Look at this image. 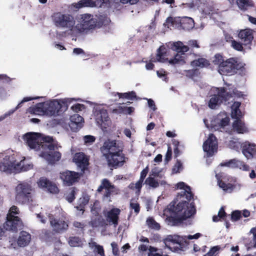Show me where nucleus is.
Segmentation results:
<instances>
[{"instance_id":"nucleus-1","label":"nucleus","mask_w":256,"mask_h":256,"mask_svg":"<svg viewBox=\"0 0 256 256\" xmlns=\"http://www.w3.org/2000/svg\"><path fill=\"white\" fill-rule=\"evenodd\" d=\"M180 200L177 203L174 200L169 205L168 210L171 214L169 220L174 226L182 223L196 213L194 202L190 204V201L184 200V198Z\"/></svg>"},{"instance_id":"nucleus-2","label":"nucleus","mask_w":256,"mask_h":256,"mask_svg":"<svg viewBox=\"0 0 256 256\" xmlns=\"http://www.w3.org/2000/svg\"><path fill=\"white\" fill-rule=\"evenodd\" d=\"M25 158L21 160L19 156L12 154L6 156L3 160L0 162V170L7 173L20 172L27 171L33 168L32 164H26Z\"/></svg>"},{"instance_id":"nucleus-3","label":"nucleus","mask_w":256,"mask_h":256,"mask_svg":"<svg viewBox=\"0 0 256 256\" xmlns=\"http://www.w3.org/2000/svg\"><path fill=\"white\" fill-rule=\"evenodd\" d=\"M52 19L56 28L65 30L74 36L76 21L72 16L57 12L52 15Z\"/></svg>"},{"instance_id":"nucleus-4","label":"nucleus","mask_w":256,"mask_h":256,"mask_svg":"<svg viewBox=\"0 0 256 256\" xmlns=\"http://www.w3.org/2000/svg\"><path fill=\"white\" fill-rule=\"evenodd\" d=\"M97 20L94 16L84 14L80 16L78 24H75L74 36L79 34L87 32L88 30L94 29L97 24Z\"/></svg>"},{"instance_id":"nucleus-5","label":"nucleus","mask_w":256,"mask_h":256,"mask_svg":"<svg viewBox=\"0 0 256 256\" xmlns=\"http://www.w3.org/2000/svg\"><path fill=\"white\" fill-rule=\"evenodd\" d=\"M32 187L27 182L18 184L15 188V200L20 204H28L32 201Z\"/></svg>"},{"instance_id":"nucleus-6","label":"nucleus","mask_w":256,"mask_h":256,"mask_svg":"<svg viewBox=\"0 0 256 256\" xmlns=\"http://www.w3.org/2000/svg\"><path fill=\"white\" fill-rule=\"evenodd\" d=\"M245 64L234 58H230L222 64L218 68V72L222 76H232L238 70L243 68Z\"/></svg>"},{"instance_id":"nucleus-7","label":"nucleus","mask_w":256,"mask_h":256,"mask_svg":"<svg viewBox=\"0 0 256 256\" xmlns=\"http://www.w3.org/2000/svg\"><path fill=\"white\" fill-rule=\"evenodd\" d=\"M217 94L212 96L208 101V106L211 109H216L223 102H226L232 98L230 92L226 91L224 88H217Z\"/></svg>"},{"instance_id":"nucleus-8","label":"nucleus","mask_w":256,"mask_h":256,"mask_svg":"<svg viewBox=\"0 0 256 256\" xmlns=\"http://www.w3.org/2000/svg\"><path fill=\"white\" fill-rule=\"evenodd\" d=\"M171 48L174 50L176 51L177 54L175 55L174 58L166 61L168 62L170 64H182L185 62L184 61V53L189 50V48L184 44L178 41L174 42Z\"/></svg>"},{"instance_id":"nucleus-9","label":"nucleus","mask_w":256,"mask_h":256,"mask_svg":"<svg viewBox=\"0 0 256 256\" xmlns=\"http://www.w3.org/2000/svg\"><path fill=\"white\" fill-rule=\"evenodd\" d=\"M71 100L65 98L58 102L56 100L46 102L45 106V114L49 116H56L60 115L62 110V105L68 108V103L71 102Z\"/></svg>"},{"instance_id":"nucleus-10","label":"nucleus","mask_w":256,"mask_h":256,"mask_svg":"<svg viewBox=\"0 0 256 256\" xmlns=\"http://www.w3.org/2000/svg\"><path fill=\"white\" fill-rule=\"evenodd\" d=\"M116 190V186L107 178H104L96 190V193L102 195V200L110 201V196Z\"/></svg>"},{"instance_id":"nucleus-11","label":"nucleus","mask_w":256,"mask_h":256,"mask_svg":"<svg viewBox=\"0 0 256 256\" xmlns=\"http://www.w3.org/2000/svg\"><path fill=\"white\" fill-rule=\"evenodd\" d=\"M94 114L97 124L103 130H106L111 124L107 110L104 108H97Z\"/></svg>"},{"instance_id":"nucleus-12","label":"nucleus","mask_w":256,"mask_h":256,"mask_svg":"<svg viewBox=\"0 0 256 256\" xmlns=\"http://www.w3.org/2000/svg\"><path fill=\"white\" fill-rule=\"evenodd\" d=\"M100 151L106 158H108L118 152H121L122 150L117 144L116 140H106L100 148Z\"/></svg>"},{"instance_id":"nucleus-13","label":"nucleus","mask_w":256,"mask_h":256,"mask_svg":"<svg viewBox=\"0 0 256 256\" xmlns=\"http://www.w3.org/2000/svg\"><path fill=\"white\" fill-rule=\"evenodd\" d=\"M26 146L30 149L39 150L41 146L40 134L37 132H27L23 136Z\"/></svg>"},{"instance_id":"nucleus-14","label":"nucleus","mask_w":256,"mask_h":256,"mask_svg":"<svg viewBox=\"0 0 256 256\" xmlns=\"http://www.w3.org/2000/svg\"><path fill=\"white\" fill-rule=\"evenodd\" d=\"M38 188L49 193L58 194L60 192L55 182L44 176L40 177L37 182Z\"/></svg>"},{"instance_id":"nucleus-15","label":"nucleus","mask_w":256,"mask_h":256,"mask_svg":"<svg viewBox=\"0 0 256 256\" xmlns=\"http://www.w3.org/2000/svg\"><path fill=\"white\" fill-rule=\"evenodd\" d=\"M186 240L184 236L170 235L164 240V243L170 248L173 246L174 249L177 250L185 246Z\"/></svg>"},{"instance_id":"nucleus-16","label":"nucleus","mask_w":256,"mask_h":256,"mask_svg":"<svg viewBox=\"0 0 256 256\" xmlns=\"http://www.w3.org/2000/svg\"><path fill=\"white\" fill-rule=\"evenodd\" d=\"M22 226V221L18 216L8 214L6 221L4 224V228L7 230L16 232Z\"/></svg>"},{"instance_id":"nucleus-17","label":"nucleus","mask_w":256,"mask_h":256,"mask_svg":"<svg viewBox=\"0 0 256 256\" xmlns=\"http://www.w3.org/2000/svg\"><path fill=\"white\" fill-rule=\"evenodd\" d=\"M203 149L210 156H213L214 153L217 152L218 141L214 134H210L208 138L204 142Z\"/></svg>"},{"instance_id":"nucleus-18","label":"nucleus","mask_w":256,"mask_h":256,"mask_svg":"<svg viewBox=\"0 0 256 256\" xmlns=\"http://www.w3.org/2000/svg\"><path fill=\"white\" fill-rule=\"evenodd\" d=\"M50 226L56 232H62L68 229V223L62 219L55 218L52 214L49 215Z\"/></svg>"},{"instance_id":"nucleus-19","label":"nucleus","mask_w":256,"mask_h":256,"mask_svg":"<svg viewBox=\"0 0 256 256\" xmlns=\"http://www.w3.org/2000/svg\"><path fill=\"white\" fill-rule=\"evenodd\" d=\"M242 152L247 159L256 158V144L248 141L242 142L240 144Z\"/></svg>"},{"instance_id":"nucleus-20","label":"nucleus","mask_w":256,"mask_h":256,"mask_svg":"<svg viewBox=\"0 0 256 256\" xmlns=\"http://www.w3.org/2000/svg\"><path fill=\"white\" fill-rule=\"evenodd\" d=\"M108 164L110 167L116 168L118 167L122 166L126 162V157L124 154L121 152H118L112 156H110L108 158H106Z\"/></svg>"},{"instance_id":"nucleus-21","label":"nucleus","mask_w":256,"mask_h":256,"mask_svg":"<svg viewBox=\"0 0 256 256\" xmlns=\"http://www.w3.org/2000/svg\"><path fill=\"white\" fill-rule=\"evenodd\" d=\"M158 53L156 58H153L150 60V62L146 63V68L148 70H152L154 68V64L152 62H156V61L165 62L168 60V58H166V49L164 46H160L158 50Z\"/></svg>"},{"instance_id":"nucleus-22","label":"nucleus","mask_w":256,"mask_h":256,"mask_svg":"<svg viewBox=\"0 0 256 256\" xmlns=\"http://www.w3.org/2000/svg\"><path fill=\"white\" fill-rule=\"evenodd\" d=\"M176 187L178 188L184 190V191L181 192L177 195V198H176L177 201L178 199L180 200L184 198L188 201H190L193 198L194 194L191 192L190 187L186 185L184 182H178L176 184Z\"/></svg>"},{"instance_id":"nucleus-23","label":"nucleus","mask_w":256,"mask_h":256,"mask_svg":"<svg viewBox=\"0 0 256 256\" xmlns=\"http://www.w3.org/2000/svg\"><path fill=\"white\" fill-rule=\"evenodd\" d=\"M105 1L108 2V0H81L77 3L73 4V6L76 8H80L83 7H102L105 3Z\"/></svg>"},{"instance_id":"nucleus-24","label":"nucleus","mask_w":256,"mask_h":256,"mask_svg":"<svg viewBox=\"0 0 256 256\" xmlns=\"http://www.w3.org/2000/svg\"><path fill=\"white\" fill-rule=\"evenodd\" d=\"M79 174L72 171L66 170L60 174V178L64 184L68 186L73 184L79 178Z\"/></svg>"},{"instance_id":"nucleus-25","label":"nucleus","mask_w":256,"mask_h":256,"mask_svg":"<svg viewBox=\"0 0 256 256\" xmlns=\"http://www.w3.org/2000/svg\"><path fill=\"white\" fill-rule=\"evenodd\" d=\"M74 160L82 172H84V171L88 169L89 160L84 153L78 152L76 154Z\"/></svg>"},{"instance_id":"nucleus-26","label":"nucleus","mask_w":256,"mask_h":256,"mask_svg":"<svg viewBox=\"0 0 256 256\" xmlns=\"http://www.w3.org/2000/svg\"><path fill=\"white\" fill-rule=\"evenodd\" d=\"M84 118L78 114H74L70 116L69 126L72 131L77 132L83 126Z\"/></svg>"},{"instance_id":"nucleus-27","label":"nucleus","mask_w":256,"mask_h":256,"mask_svg":"<svg viewBox=\"0 0 256 256\" xmlns=\"http://www.w3.org/2000/svg\"><path fill=\"white\" fill-rule=\"evenodd\" d=\"M238 37L243 44H250L254 39L252 30L250 29L241 30L238 34Z\"/></svg>"},{"instance_id":"nucleus-28","label":"nucleus","mask_w":256,"mask_h":256,"mask_svg":"<svg viewBox=\"0 0 256 256\" xmlns=\"http://www.w3.org/2000/svg\"><path fill=\"white\" fill-rule=\"evenodd\" d=\"M232 130L238 134H244L248 132L245 123L241 120H236L232 124Z\"/></svg>"},{"instance_id":"nucleus-29","label":"nucleus","mask_w":256,"mask_h":256,"mask_svg":"<svg viewBox=\"0 0 256 256\" xmlns=\"http://www.w3.org/2000/svg\"><path fill=\"white\" fill-rule=\"evenodd\" d=\"M221 166H232V167H238L242 166L240 168L242 170L248 171L250 170V166L246 164L244 162H241L236 159L230 160L228 162H222Z\"/></svg>"},{"instance_id":"nucleus-30","label":"nucleus","mask_w":256,"mask_h":256,"mask_svg":"<svg viewBox=\"0 0 256 256\" xmlns=\"http://www.w3.org/2000/svg\"><path fill=\"white\" fill-rule=\"evenodd\" d=\"M31 240V235L26 231H22L17 240V244L20 247L28 245Z\"/></svg>"},{"instance_id":"nucleus-31","label":"nucleus","mask_w":256,"mask_h":256,"mask_svg":"<svg viewBox=\"0 0 256 256\" xmlns=\"http://www.w3.org/2000/svg\"><path fill=\"white\" fill-rule=\"evenodd\" d=\"M219 122L218 125H215L214 128L216 130H220L224 128L226 126L229 125L230 119L226 113L220 114L218 116Z\"/></svg>"},{"instance_id":"nucleus-32","label":"nucleus","mask_w":256,"mask_h":256,"mask_svg":"<svg viewBox=\"0 0 256 256\" xmlns=\"http://www.w3.org/2000/svg\"><path fill=\"white\" fill-rule=\"evenodd\" d=\"M44 236L46 242H52L56 246H59L62 244L60 238L52 231L46 230L44 232Z\"/></svg>"},{"instance_id":"nucleus-33","label":"nucleus","mask_w":256,"mask_h":256,"mask_svg":"<svg viewBox=\"0 0 256 256\" xmlns=\"http://www.w3.org/2000/svg\"><path fill=\"white\" fill-rule=\"evenodd\" d=\"M120 210L118 208H113L107 214V218L110 222H112L114 225L118 224V215Z\"/></svg>"},{"instance_id":"nucleus-34","label":"nucleus","mask_w":256,"mask_h":256,"mask_svg":"<svg viewBox=\"0 0 256 256\" xmlns=\"http://www.w3.org/2000/svg\"><path fill=\"white\" fill-rule=\"evenodd\" d=\"M180 23L181 27L186 30H192L194 26V20L190 17L182 18L180 20Z\"/></svg>"},{"instance_id":"nucleus-35","label":"nucleus","mask_w":256,"mask_h":256,"mask_svg":"<svg viewBox=\"0 0 256 256\" xmlns=\"http://www.w3.org/2000/svg\"><path fill=\"white\" fill-rule=\"evenodd\" d=\"M61 153L58 151L50 152L45 155V158L48 163L54 164L61 158Z\"/></svg>"},{"instance_id":"nucleus-36","label":"nucleus","mask_w":256,"mask_h":256,"mask_svg":"<svg viewBox=\"0 0 256 256\" xmlns=\"http://www.w3.org/2000/svg\"><path fill=\"white\" fill-rule=\"evenodd\" d=\"M45 106L46 102L38 103L34 106L30 108V112L34 114L44 115L46 112Z\"/></svg>"},{"instance_id":"nucleus-37","label":"nucleus","mask_w":256,"mask_h":256,"mask_svg":"<svg viewBox=\"0 0 256 256\" xmlns=\"http://www.w3.org/2000/svg\"><path fill=\"white\" fill-rule=\"evenodd\" d=\"M89 246L94 254H99L100 256H104L102 246L98 244L95 242H92L89 243Z\"/></svg>"},{"instance_id":"nucleus-38","label":"nucleus","mask_w":256,"mask_h":256,"mask_svg":"<svg viewBox=\"0 0 256 256\" xmlns=\"http://www.w3.org/2000/svg\"><path fill=\"white\" fill-rule=\"evenodd\" d=\"M191 65L193 66L203 68L208 66L210 65V62L208 60L204 58H199L192 62Z\"/></svg>"},{"instance_id":"nucleus-39","label":"nucleus","mask_w":256,"mask_h":256,"mask_svg":"<svg viewBox=\"0 0 256 256\" xmlns=\"http://www.w3.org/2000/svg\"><path fill=\"white\" fill-rule=\"evenodd\" d=\"M113 94L114 96H118L120 98H126L130 100H133L136 97V94L134 91L124 93L114 92Z\"/></svg>"},{"instance_id":"nucleus-40","label":"nucleus","mask_w":256,"mask_h":256,"mask_svg":"<svg viewBox=\"0 0 256 256\" xmlns=\"http://www.w3.org/2000/svg\"><path fill=\"white\" fill-rule=\"evenodd\" d=\"M237 4L242 10H246L253 6V2L250 0H237Z\"/></svg>"},{"instance_id":"nucleus-41","label":"nucleus","mask_w":256,"mask_h":256,"mask_svg":"<svg viewBox=\"0 0 256 256\" xmlns=\"http://www.w3.org/2000/svg\"><path fill=\"white\" fill-rule=\"evenodd\" d=\"M68 244L71 246H80L82 244V242L80 238L77 236L70 237Z\"/></svg>"},{"instance_id":"nucleus-42","label":"nucleus","mask_w":256,"mask_h":256,"mask_svg":"<svg viewBox=\"0 0 256 256\" xmlns=\"http://www.w3.org/2000/svg\"><path fill=\"white\" fill-rule=\"evenodd\" d=\"M146 224L148 226L152 228L158 230L160 226L152 218H148L146 220Z\"/></svg>"},{"instance_id":"nucleus-43","label":"nucleus","mask_w":256,"mask_h":256,"mask_svg":"<svg viewBox=\"0 0 256 256\" xmlns=\"http://www.w3.org/2000/svg\"><path fill=\"white\" fill-rule=\"evenodd\" d=\"M144 184L152 188H156L159 186V182L154 178L148 176L144 182Z\"/></svg>"},{"instance_id":"nucleus-44","label":"nucleus","mask_w":256,"mask_h":256,"mask_svg":"<svg viewBox=\"0 0 256 256\" xmlns=\"http://www.w3.org/2000/svg\"><path fill=\"white\" fill-rule=\"evenodd\" d=\"M220 246H216L210 248V250L204 254L203 256H216L220 250Z\"/></svg>"},{"instance_id":"nucleus-45","label":"nucleus","mask_w":256,"mask_h":256,"mask_svg":"<svg viewBox=\"0 0 256 256\" xmlns=\"http://www.w3.org/2000/svg\"><path fill=\"white\" fill-rule=\"evenodd\" d=\"M76 188L74 187L70 188V192L66 194V198L69 202H72L76 198Z\"/></svg>"},{"instance_id":"nucleus-46","label":"nucleus","mask_w":256,"mask_h":256,"mask_svg":"<svg viewBox=\"0 0 256 256\" xmlns=\"http://www.w3.org/2000/svg\"><path fill=\"white\" fill-rule=\"evenodd\" d=\"M225 60H224L223 57L220 54H216L213 58L212 62L215 65L218 66V68L222 65L223 62H224Z\"/></svg>"},{"instance_id":"nucleus-47","label":"nucleus","mask_w":256,"mask_h":256,"mask_svg":"<svg viewBox=\"0 0 256 256\" xmlns=\"http://www.w3.org/2000/svg\"><path fill=\"white\" fill-rule=\"evenodd\" d=\"M199 74L198 70H190L186 72V75L188 78H194Z\"/></svg>"},{"instance_id":"nucleus-48","label":"nucleus","mask_w":256,"mask_h":256,"mask_svg":"<svg viewBox=\"0 0 256 256\" xmlns=\"http://www.w3.org/2000/svg\"><path fill=\"white\" fill-rule=\"evenodd\" d=\"M242 217L241 212L238 210L232 212L231 214V220L232 221H237Z\"/></svg>"},{"instance_id":"nucleus-49","label":"nucleus","mask_w":256,"mask_h":256,"mask_svg":"<svg viewBox=\"0 0 256 256\" xmlns=\"http://www.w3.org/2000/svg\"><path fill=\"white\" fill-rule=\"evenodd\" d=\"M103 219L101 217L94 218L91 220V224L93 227H97L103 224Z\"/></svg>"},{"instance_id":"nucleus-50","label":"nucleus","mask_w":256,"mask_h":256,"mask_svg":"<svg viewBox=\"0 0 256 256\" xmlns=\"http://www.w3.org/2000/svg\"><path fill=\"white\" fill-rule=\"evenodd\" d=\"M231 46L234 50L238 51H242L243 50V47L242 44L240 42H236L235 40L232 41Z\"/></svg>"},{"instance_id":"nucleus-51","label":"nucleus","mask_w":256,"mask_h":256,"mask_svg":"<svg viewBox=\"0 0 256 256\" xmlns=\"http://www.w3.org/2000/svg\"><path fill=\"white\" fill-rule=\"evenodd\" d=\"M53 138L50 136H42L40 135V144L42 147L44 146V144H42L44 143H51L53 142Z\"/></svg>"},{"instance_id":"nucleus-52","label":"nucleus","mask_w":256,"mask_h":256,"mask_svg":"<svg viewBox=\"0 0 256 256\" xmlns=\"http://www.w3.org/2000/svg\"><path fill=\"white\" fill-rule=\"evenodd\" d=\"M241 144L238 142H235L234 140H230L228 144L229 146L236 150H238Z\"/></svg>"},{"instance_id":"nucleus-53","label":"nucleus","mask_w":256,"mask_h":256,"mask_svg":"<svg viewBox=\"0 0 256 256\" xmlns=\"http://www.w3.org/2000/svg\"><path fill=\"white\" fill-rule=\"evenodd\" d=\"M232 118L233 119L236 120H241V118L242 116V112L240 109H238V110H236V111H234L233 112H232Z\"/></svg>"},{"instance_id":"nucleus-54","label":"nucleus","mask_w":256,"mask_h":256,"mask_svg":"<svg viewBox=\"0 0 256 256\" xmlns=\"http://www.w3.org/2000/svg\"><path fill=\"white\" fill-rule=\"evenodd\" d=\"M84 140L85 144H92L96 140V138L92 136L88 135L84 137Z\"/></svg>"},{"instance_id":"nucleus-55","label":"nucleus","mask_w":256,"mask_h":256,"mask_svg":"<svg viewBox=\"0 0 256 256\" xmlns=\"http://www.w3.org/2000/svg\"><path fill=\"white\" fill-rule=\"evenodd\" d=\"M201 236H202V234L200 233H196L194 235H188V236H184L186 238V242H184L185 246H186L188 244V240L198 239Z\"/></svg>"},{"instance_id":"nucleus-56","label":"nucleus","mask_w":256,"mask_h":256,"mask_svg":"<svg viewBox=\"0 0 256 256\" xmlns=\"http://www.w3.org/2000/svg\"><path fill=\"white\" fill-rule=\"evenodd\" d=\"M130 208L134 210V211L136 214H138L140 211V206L138 203V202H130Z\"/></svg>"},{"instance_id":"nucleus-57","label":"nucleus","mask_w":256,"mask_h":256,"mask_svg":"<svg viewBox=\"0 0 256 256\" xmlns=\"http://www.w3.org/2000/svg\"><path fill=\"white\" fill-rule=\"evenodd\" d=\"M218 216L220 219L223 220H226V214L224 211V208L222 207L218 211Z\"/></svg>"},{"instance_id":"nucleus-58","label":"nucleus","mask_w":256,"mask_h":256,"mask_svg":"<svg viewBox=\"0 0 256 256\" xmlns=\"http://www.w3.org/2000/svg\"><path fill=\"white\" fill-rule=\"evenodd\" d=\"M88 202L89 198L88 196H83L78 200V203L85 207V206L88 204Z\"/></svg>"},{"instance_id":"nucleus-59","label":"nucleus","mask_w":256,"mask_h":256,"mask_svg":"<svg viewBox=\"0 0 256 256\" xmlns=\"http://www.w3.org/2000/svg\"><path fill=\"white\" fill-rule=\"evenodd\" d=\"M182 168V165L181 162L179 160H177L176 164L173 168V170L175 171L176 172H179L180 170Z\"/></svg>"},{"instance_id":"nucleus-60","label":"nucleus","mask_w":256,"mask_h":256,"mask_svg":"<svg viewBox=\"0 0 256 256\" xmlns=\"http://www.w3.org/2000/svg\"><path fill=\"white\" fill-rule=\"evenodd\" d=\"M172 156V150L170 146H168L164 158L165 162H168L171 160Z\"/></svg>"},{"instance_id":"nucleus-61","label":"nucleus","mask_w":256,"mask_h":256,"mask_svg":"<svg viewBox=\"0 0 256 256\" xmlns=\"http://www.w3.org/2000/svg\"><path fill=\"white\" fill-rule=\"evenodd\" d=\"M235 188V186L230 183H228L225 186V188H223V190L228 192H232Z\"/></svg>"},{"instance_id":"nucleus-62","label":"nucleus","mask_w":256,"mask_h":256,"mask_svg":"<svg viewBox=\"0 0 256 256\" xmlns=\"http://www.w3.org/2000/svg\"><path fill=\"white\" fill-rule=\"evenodd\" d=\"M122 112L126 114H131L132 112H134V108L133 107L130 106H124L121 107Z\"/></svg>"},{"instance_id":"nucleus-63","label":"nucleus","mask_w":256,"mask_h":256,"mask_svg":"<svg viewBox=\"0 0 256 256\" xmlns=\"http://www.w3.org/2000/svg\"><path fill=\"white\" fill-rule=\"evenodd\" d=\"M84 106L82 104H76L72 106V109L76 112L82 110V108H84Z\"/></svg>"},{"instance_id":"nucleus-64","label":"nucleus","mask_w":256,"mask_h":256,"mask_svg":"<svg viewBox=\"0 0 256 256\" xmlns=\"http://www.w3.org/2000/svg\"><path fill=\"white\" fill-rule=\"evenodd\" d=\"M148 172V166H146V168L143 169L142 170L141 172L140 180H141L144 181V180L146 178Z\"/></svg>"}]
</instances>
